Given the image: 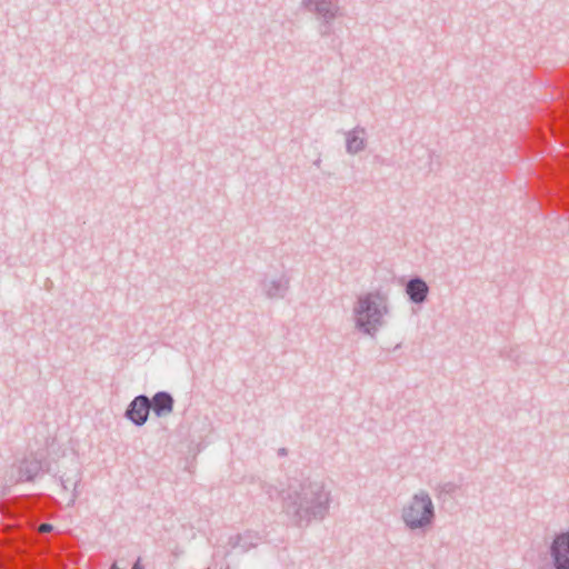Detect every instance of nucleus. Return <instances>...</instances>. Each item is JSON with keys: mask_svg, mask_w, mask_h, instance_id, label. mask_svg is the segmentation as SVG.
Listing matches in <instances>:
<instances>
[{"mask_svg": "<svg viewBox=\"0 0 569 569\" xmlns=\"http://www.w3.org/2000/svg\"><path fill=\"white\" fill-rule=\"evenodd\" d=\"M320 161H321L320 159L316 160V161H315V164H316V166H319V164H320Z\"/></svg>", "mask_w": 569, "mask_h": 569, "instance_id": "nucleus-21", "label": "nucleus"}, {"mask_svg": "<svg viewBox=\"0 0 569 569\" xmlns=\"http://www.w3.org/2000/svg\"><path fill=\"white\" fill-rule=\"evenodd\" d=\"M261 541L262 537L258 531L246 530L242 533L229 537L228 545L231 549L240 548L242 552H247L251 548H256Z\"/></svg>", "mask_w": 569, "mask_h": 569, "instance_id": "nucleus-11", "label": "nucleus"}, {"mask_svg": "<svg viewBox=\"0 0 569 569\" xmlns=\"http://www.w3.org/2000/svg\"><path fill=\"white\" fill-rule=\"evenodd\" d=\"M405 292L410 302L421 306L428 300L430 288L421 277L413 276L407 281Z\"/></svg>", "mask_w": 569, "mask_h": 569, "instance_id": "nucleus-10", "label": "nucleus"}, {"mask_svg": "<svg viewBox=\"0 0 569 569\" xmlns=\"http://www.w3.org/2000/svg\"><path fill=\"white\" fill-rule=\"evenodd\" d=\"M435 507L429 493L420 490L402 508L401 519L410 530L425 529L435 521Z\"/></svg>", "mask_w": 569, "mask_h": 569, "instance_id": "nucleus-3", "label": "nucleus"}, {"mask_svg": "<svg viewBox=\"0 0 569 569\" xmlns=\"http://www.w3.org/2000/svg\"><path fill=\"white\" fill-rule=\"evenodd\" d=\"M260 289L267 299H283L290 289V278L282 273L278 278L263 276L259 281Z\"/></svg>", "mask_w": 569, "mask_h": 569, "instance_id": "nucleus-7", "label": "nucleus"}, {"mask_svg": "<svg viewBox=\"0 0 569 569\" xmlns=\"http://www.w3.org/2000/svg\"><path fill=\"white\" fill-rule=\"evenodd\" d=\"M47 467V461L29 456L21 460L18 466V481H33L37 477L48 471Z\"/></svg>", "mask_w": 569, "mask_h": 569, "instance_id": "nucleus-9", "label": "nucleus"}, {"mask_svg": "<svg viewBox=\"0 0 569 569\" xmlns=\"http://www.w3.org/2000/svg\"><path fill=\"white\" fill-rule=\"evenodd\" d=\"M80 481H81L80 469L77 466V463H74V468L69 473L64 472L60 476V483L64 490H67L69 488V486L73 487L72 497H71L68 506L74 505L76 499L79 495L78 486H79Z\"/></svg>", "mask_w": 569, "mask_h": 569, "instance_id": "nucleus-14", "label": "nucleus"}, {"mask_svg": "<svg viewBox=\"0 0 569 569\" xmlns=\"http://www.w3.org/2000/svg\"><path fill=\"white\" fill-rule=\"evenodd\" d=\"M53 529V526L48 523V522H43L39 526L38 530L41 532V533H48L50 531H52Z\"/></svg>", "mask_w": 569, "mask_h": 569, "instance_id": "nucleus-18", "label": "nucleus"}, {"mask_svg": "<svg viewBox=\"0 0 569 569\" xmlns=\"http://www.w3.org/2000/svg\"><path fill=\"white\" fill-rule=\"evenodd\" d=\"M552 569H569V530L556 533L549 546Z\"/></svg>", "mask_w": 569, "mask_h": 569, "instance_id": "nucleus-6", "label": "nucleus"}, {"mask_svg": "<svg viewBox=\"0 0 569 569\" xmlns=\"http://www.w3.org/2000/svg\"><path fill=\"white\" fill-rule=\"evenodd\" d=\"M150 398L146 395L134 397L128 405L124 417L137 427H142L150 415Z\"/></svg>", "mask_w": 569, "mask_h": 569, "instance_id": "nucleus-8", "label": "nucleus"}, {"mask_svg": "<svg viewBox=\"0 0 569 569\" xmlns=\"http://www.w3.org/2000/svg\"><path fill=\"white\" fill-rule=\"evenodd\" d=\"M389 313L388 292L377 289L360 295L352 308L355 328L371 338L385 327V316Z\"/></svg>", "mask_w": 569, "mask_h": 569, "instance_id": "nucleus-2", "label": "nucleus"}, {"mask_svg": "<svg viewBox=\"0 0 569 569\" xmlns=\"http://www.w3.org/2000/svg\"><path fill=\"white\" fill-rule=\"evenodd\" d=\"M301 6L316 16L320 37L332 34L333 21L342 16L339 0H301Z\"/></svg>", "mask_w": 569, "mask_h": 569, "instance_id": "nucleus-4", "label": "nucleus"}, {"mask_svg": "<svg viewBox=\"0 0 569 569\" xmlns=\"http://www.w3.org/2000/svg\"><path fill=\"white\" fill-rule=\"evenodd\" d=\"M458 489V486L455 483V482H445L442 485H439L438 487V490H439V495H453Z\"/></svg>", "mask_w": 569, "mask_h": 569, "instance_id": "nucleus-16", "label": "nucleus"}, {"mask_svg": "<svg viewBox=\"0 0 569 569\" xmlns=\"http://www.w3.org/2000/svg\"><path fill=\"white\" fill-rule=\"evenodd\" d=\"M367 131L363 127L357 126L346 133V151L349 154H357L367 146Z\"/></svg>", "mask_w": 569, "mask_h": 569, "instance_id": "nucleus-13", "label": "nucleus"}, {"mask_svg": "<svg viewBox=\"0 0 569 569\" xmlns=\"http://www.w3.org/2000/svg\"><path fill=\"white\" fill-rule=\"evenodd\" d=\"M331 491L320 480L303 479L288 486L282 495V509L297 527L322 521L329 513Z\"/></svg>", "mask_w": 569, "mask_h": 569, "instance_id": "nucleus-1", "label": "nucleus"}, {"mask_svg": "<svg viewBox=\"0 0 569 569\" xmlns=\"http://www.w3.org/2000/svg\"><path fill=\"white\" fill-rule=\"evenodd\" d=\"M262 490L266 495H268L271 499H273V496L278 493L277 489L271 485H263Z\"/></svg>", "mask_w": 569, "mask_h": 569, "instance_id": "nucleus-17", "label": "nucleus"}, {"mask_svg": "<svg viewBox=\"0 0 569 569\" xmlns=\"http://www.w3.org/2000/svg\"><path fill=\"white\" fill-rule=\"evenodd\" d=\"M3 515L9 517H26L28 521L37 518L42 512L39 498L34 496H19L4 500L0 505Z\"/></svg>", "mask_w": 569, "mask_h": 569, "instance_id": "nucleus-5", "label": "nucleus"}, {"mask_svg": "<svg viewBox=\"0 0 569 569\" xmlns=\"http://www.w3.org/2000/svg\"><path fill=\"white\" fill-rule=\"evenodd\" d=\"M150 411L158 418L167 417L173 411L174 399L168 391H158L150 398Z\"/></svg>", "mask_w": 569, "mask_h": 569, "instance_id": "nucleus-12", "label": "nucleus"}, {"mask_svg": "<svg viewBox=\"0 0 569 569\" xmlns=\"http://www.w3.org/2000/svg\"><path fill=\"white\" fill-rule=\"evenodd\" d=\"M131 569H144L143 565L141 563V559L138 558L134 563L132 565Z\"/></svg>", "mask_w": 569, "mask_h": 569, "instance_id": "nucleus-19", "label": "nucleus"}, {"mask_svg": "<svg viewBox=\"0 0 569 569\" xmlns=\"http://www.w3.org/2000/svg\"><path fill=\"white\" fill-rule=\"evenodd\" d=\"M278 453L280 456H284L287 453V450L284 448L279 449Z\"/></svg>", "mask_w": 569, "mask_h": 569, "instance_id": "nucleus-20", "label": "nucleus"}, {"mask_svg": "<svg viewBox=\"0 0 569 569\" xmlns=\"http://www.w3.org/2000/svg\"><path fill=\"white\" fill-rule=\"evenodd\" d=\"M565 178L557 182V197L563 208H569V167Z\"/></svg>", "mask_w": 569, "mask_h": 569, "instance_id": "nucleus-15", "label": "nucleus"}]
</instances>
